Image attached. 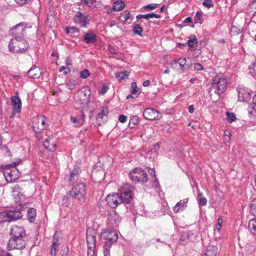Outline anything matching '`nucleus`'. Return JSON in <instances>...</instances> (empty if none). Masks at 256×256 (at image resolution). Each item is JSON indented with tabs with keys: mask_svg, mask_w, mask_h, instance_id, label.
Returning <instances> with one entry per match:
<instances>
[{
	"mask_svg": "<svg viewBox=\"0 0 256 256\" xmlns=\"http://www.w3.org/2000/svg\"><path fill=\"white\" fill-rule=\"evenodd\" d=\"M100 238L101 242L104 243V256H110V248L112 245L118 240V232L116 231L105 230L100 233Z\"/></svg>",
	"mask_w": 256,
	"mask_h": 256,
	"instance_id": "1",
	"label": "nucleus"
},
{
	"mask_svg": "<svg viewBox=\"0 0 256 256\" xmlns=\"http://www.w3.org/2000/svg\"><path fill=\"white\" fill-rule=\"evenodd\" d=\"M30 48L29 43L24 38H12L9 42L10 52L14 53L24 54Z\"/></svg>",
	"mask_w": 256,
	"mask_h": 256,
	"instance_id": "2",
	"label": "nucleus"
},
{
	"mask_svg": "<svg viewBox=\"0 0 256 256\" xmlns=\"http://www.w3.org/2000/svg\"><path fill=\"white\" fill-rule=\"evenodd\" d=\"M22 162L21 159H18L10 164L6 165L4 175L8 182H13L16 180L20 176V173L16 166Z\"/></svg>",
	"mask_w": 256,
	"mask_h": 256,
	"instance_id": "3",
	"label": "nucleus"
},
{
	"mask_svg": "<svg viewBox=\"0 0 256 256\" xmlns=\"http://www.w3.org/2000/svg\"><path fill=\"white\" fill-rule=\"evenodd\" d=\"M86 187L84 183H78L72 187L71 190L68 191V194L71 195V198H72L75 202H84L86 199Z\"/></svg>",
	"mask_w": 256,
	"mask_h": 256,
	"instance_id": "4",
	"label": "nucleus"
},
{
	"mask_svg": "<svg viewBox=\"0 0 256 256\" xmlns=\"http://www.w3.org/2000/svg\"><path fill=\"white\" fill-rule=\"evenodd\" d=\"M134 189V186L126 183L119 190V196L122 200L124 206H126L125 204H130L133 202Z\"/></svg>",
	"mask_w": 256,
	"mask_h": 256,
	"instance_id": "5",
	"label": "nucleus"
},
{
	"mask_svg": "<svg viewBox=\"0 0 256 256\" xmlns=\"http://www.w3.org/2000/svg\"><path fill=\"white\" fill-rule=\"evenodd\" d=\"M199 232L197 228L183 232L180 236L178 244L180 245H186L189 242H194Z\"/></svg>",
	"mask_w": 256,
	"mask_h": 256,
	"instance_id": "6",
	"label": "nucleus"
},
{
	"mask_svg": "<svg viewBox=\"0 0 256 256\" xmlns=\"http://www.w3.org/2000/svg\"><path fill=\"white\" fill-rule=\"evenodd\" d=\"M212 88L215 90L214 92L220 96L227 88L228 80L226 78L216 75L212 78Z\"/></svg>",
	"mask_w": 256,
	"mask_h": 256,
	"instance_id": "7",
	"label": "nucleus"
},
{
	"mask_svg": "<svg viewBox=\"0 0 256 256\" xmlns=\"http://www.w3.org/2000/svg\"><path fill=\"white\" fill-rule=\"evenodd\" d=\"M129 178L134 183H145L148 180L146 172L139 168H134L130 172Z\"/></svg>",
	"mask_w": 256,
	"mask_h": 256,
	"instance_id": "8",
	"label": "nucleus"
},
{
	"mask_svg": "<svg viewBox=\"0 0 256 256\" xmlns=\"http://www.w3.org/2000/svg\"><path fill=\"white\" fill-rule=\"evenodd\" d=\"M27 28V24L24 22H20L10 28L9 34L12 36V38H24L26 34Z\"/></svg>",
	"mask_w": 256,
	"mask_h": 256,
	"instance_id": "9",
	"label": "nucleus"
},
{
	"mask_svg": "<svg viewBox=\"0 0 256 256\" xmlns=\"http://www.w3.org/2000/svg\"><path fill=\"white\" fill-rule=\"evenodd\" d=\"M26 242L22 238H12L10 237L7 244V249L8 250H22L26 248Z\"/></svg>",
	"mask_w": 256,
	"mask_h": 256,
	"instance_id": "10",
	"label": "nucleus"
},
{
	"mask_svg": "<svg viewBox=\"0 0 256 256\" xmlns=\"http://www.w3.org/2000/svg\"><path fill=\"white\" fill-rule=\"evenodd\" d=\"M108 204L112 208H116L118 205L124 206L122 200L119 196L118 193L108 195L106 198Z\"/></svg>",
	"mask_w": 256,
	"mask_h": 256,
	"instance_id": "11",
	"label": "nucleus"
},
{
	"mask_svg": "<svg viewBox=\"0 0 256 256\" xmlns=\"http://www.w3.org/2000/svg\"><path fill=\"white\" fill-rule=\"evenodd\" d=\"M12 105V112L11 118H13L16 114L20 113L22 110V102L18 92L16 94L10 98Z\"/></svg>",
	"mask_w": 256,
	"mask_h": 256,
	"instance_id": "12",
	"label": "nucleus"
},
{
	"mask_svg": "<svg viewBox=\"0 0 256 256\" xmlns=\"http://www.w3.org/2000/svg\"><path fill=\"white\" fill-rule=\"evenodd\" d=\"M143 116L147 120H155L160 118L158 111L154 108H147L143 112Z\"/></svg>",
	"mask_w": 256,
	"mask_h": 256,
	"instance_id": "13",
	"label": "nucleus"
},
{
	"mask_svg": "<svg viewBox=\"0 0 256 256\" xmlns=\"http://www.w3.org/2000/svg\"><path fill=\"white\" fill-rule=\"evenodd\" d=\"M121 220V217L115 210H112L108 212V224H111L114 226L117 227L120 223Z\"/></svg>",
	"mask_w": 256,
	"mask_h": 256,
	"instance_id": "14",
	"label": "nucleus"
},
{
	"mask_svg": "<svg viewBox=\"0 0 256 256\" xmlns=\"http://www.w3.org/2000/svg\"><path fill=\"white\" fill-rule=\"evenodd\" d=\"M238 100L240 102H247L251 98L250 91L246 88H238Z\"/></svg>",
	"mask_w": 256,
	"mask_h": 256,
	"instance_id": "15",
	"label": "nucleus"
},
{
	"mask_svg": "<svg viewBox=\"0 0 256 256\" xmlns=\"http://www.w3.org/2000/svg\"><path fill=\"white\" fill-rule=\"evenodd\" d=\"M26 236V231L22 226H13L11 227L10 237L24 238Z\"/></svg>",
	"mask_w": 256,
	"mask_h": 256,
	"instance_id": "16",
	"label": "nucleus"
},
{
	"mask_svg": "<svg viewBox=\"0 0 256 256\" xmlns=\"http://www.w3.org/2000/svg\"><path fill=\"white\" fill-rule=\"evenodd\" d=\"M88 16L80 12H78L74 16V20L75 22L81 24L83 28H86L90 24V20L88 19Z\"/></svg>",
	"mask_w": 256,
	"mask_h": 256,
	"instance_id": "17",
	"label": "nucleus"
},
{
	"mask_svg": "<svg viewBox=\"0 0 256 256\" xmlns=\"http://www.w3.org/2000/svg\"><path fill=\"white\" fill-rule=\"evenodd\" d=\"M78 92L81 97L80 100L81 101L82 103H88L89 102L90 91V88L88 86H84Z\"/></svg>",
	"mask_w": 256,
	"mask_h": 256,
	"instance_id": "18",
	"label": "nucleus"
},
{
	"mask_svg": "<svg viewBox=\"0 0 256 256\" xmlns=\"http://www.w3.org/2000/svg\"><path fill=\"white\" fill-rule=\"evenodd\" d=\"M9 222L14 221L22 218V214L18 208L7 210Z\"/></svg>",
	"mask_w": 256,
	"mask_h": 256,
	"instance_id": "19",
	"label": "nucleus"
},
{
	"mask_svg": "<svg viewBox=\"0 0 256 256\" xmlns=\"http://www.w3.org/2000/svg\"><path fill=\"white\" fill-rule=\"evenodd\" d=\"M43 146L44 148L51 152L56 150V144L54 142V138L52 136H48L43 142Z\"/></svg>",
	"mask_w": 256,
	"mask_h": 256,
	"instance_id": "20",
	"label": "nucleus"
},
{
	"mask_svg": "<svg viewBox=\"0 0 256 256\" xmlns=\"http://www.w3.org/2000/svg\"><path fill=\"white\" fill-rule=\"evenodd\" d=\"M80 172L81 170L80 167L77 166H74L72 170L70 172V182L74 184L78 180Z\"/></svg>",
	"mask_w": 256,
	"mask_h": 256,
	"instance_id": "21",
	"label": "nucleus"
},
{
	"mask_svg": "<svg viewBox=\"0 0 256 256\" xmlns=\"http://www.w3.org/2000/svg\"><path fill=\"white\" fill-rule=\"evenodd\" d=\"M42 70V68L36 67L35 65H34L28 72L27 76L32 78H38L42 74L41 70Z\"/></svg>",
	"mask_w": 256,
	"mask_h": 256,
	"instance_id": "22",
	"label": "nucleus"
},
{
	"mask_svg": "<svg viewBox=\"0 0 256 256\" xmlns=\"http://www.w3.org/2000/svg\"><path fill=\"white\" fill-rule=\"evenodd\" d=\"M84 40L88 44H93L97 41V36L92 31H88L84 36Z\"/></svg>",
	"mask_w": 256,
	"mask_h": 256,
	"instance_id": "23",
	"label": "nucleus"
},
{
	"mask_svg": "<svg viewBox=\"0 0 256 256\" xmlns=\"http://www.w3.org/2000/svg\"><path fill=\"white\" fill-rule=\"evenodd\" d=\"M188 201V198L180 200L174 207V212H178L184 210L187 207Z\"/></svg>",
	"mask_w": 256,
	"mask_h": 256,
	"instance_id": "24",
	"label": "nucleus"
},
{
	"mask_svg": "<svg viewBox=\"0 0 256 256\" xmlns=\"http://www.w3.org/2000/svg\"><path fill=\"white\" fill-rule=\"evenodd\" d=\"M218 252V247L215 246L211 245L208 246L204 254L208 256H216Z\"/></svg>",
	"mask_w": 256,
	"mask_h": 256,
	"instance_id": "25",
	"label": "nucleus"
},
{
	"mask_svg": "<svg viewBox=\"0 0 256 256\" xmlns=\"http://www.w3.org/2000/svg\"><path fill=\"white\" fill-rule=\"evenodd\" d=\"M26 216L30 222H34L36 216V210L33 208H30L27 210Z\"/></svg>",
	"mask_w": 256,
	"mask_h": 256,
	"instance_id": "26",
	"label": "nucleus"
},
{
	"mask_svg": "<svg viewBox=\"0 0 256 256\" xmlns=\"http://www.w3.org/2000/svg\"><path fill=\"white\" fill-rule=\"evenodd\" d=\"M248 116L250 118H256V102L252 100V102L248 108Z\"/></svg>",
	"mask_w": 256,
	"mask_h": 256,
	"instance_id": "27",
	"label": "nucleus"
},
{
	"mask_svg": "<svg viewBox=\"0 0 256 256\" xmlns=\"http://www.w3.org/2000/svg\"><path fill=\"white\" fill-rule=\"evenodd\" d=\"M120 19L121 21L125 22L126 24L128 23L130 24V22H128V20L129 19H130L131 21L132 18L130 17V14L129 11L124 10L120 14Z\"/></svg>",
	"mask_w": 256,
	"mask_h": 256,
	"instance_id": "28",
	"label": "nucleus"
},
{
	"mask_svg": "<svg viewBox=\"0 0 256 256\" xmlns=\"http://www.w3.org/2000/svg\"><path fill=\"white\" fill-rule=\"evenodd\" d=\"M71 195L68 194V192L64 196L62 199V204L65 206H68L71 202H74L75 201L72 198H71Z\"/></svg>",
	"mask_w": 256,
	"mask_h": 256,
	"instance_id": "29",
	"label": "nucleus"
},
{
	"mask_svg": "<svg viewBox=\"0 0 256 256\" xmlns=\"http://www.w3.org/2000/svg\"><path fill=\"white\" fill-rule=\"evenodd\" d=\"M41 124L39 122V120L38 116H37L36 118H34L33 121L32 122V128L33 131L40 132V126Z\"/></svg>",
	"mask_w": 256,
	"mask_h": 256,
	"instance_id": "30",
	"label": "nucleus"
},
{
	"mask_svg": "<svg viewBox=\"0 0 256 256\" xmlns=\"http://www.w3.org/2000/svg\"><path fill=\"white\" fill-rule=\"evenodd\" d=\"M39 120V122L41 124L40 126V131L42 132L48 126V124H46V120H47L46 116L42 115L38 116Z\"/></svg>",
	"mask_w": 256,
	"mask_h": 256,
	"instance_id": "31",
	"label": "nucleus"
},
{
	"mask_svg": "<svg viewBox=\"0 0 256 256\" xmlns=\"http://www.w3.org/2000/svg\"><path fill=\"white\" fill-rule=\"evenodd\" d=\"M248 228L251 233L256 235V218H252L248 223Z\"/></svg>",
	"mask_w": 256,
	"mask_h": 256,
	"instance_id": "32",
	"label": "nucleus"
},
{
	"mask_svg": "<svg viewBox=\"0 0 256 256\" xmlns=\"http://www.w3.org/2000/svg\"><path fill=\"white\" fill-rule=\"evenodd\" d=\"M124 2L122 0H117L114 2L112 8L114 11H120L124 6Z\"/></svg>",
	"mask_w": 256,
	"mask_h": 256,
	"instance_id": "33",
	"label": "nucleus"
},
{
	"mask_svg": "<svg viewBox=\"0 0 256 256\" xmlns=\"http://www.w3.org/2000/svg\"><path fill=\"white\" fill-rule=\"evenodd\" d=\"M129 76L128 72L124 70L122 72H118L116 74V77L119 82H122L123 80L128 78Z\"/></svg>",
	"mask_w": 256,
	"mask_h": 256,
	"instance_id": "34",
	"label": "nucleus"
},
{
	"mask_svg": "<svg viewBox=\"0 0 256 256\" xmlns=\"http://www.w3.org/2000/svg\"><path fill=\"white\" fill-rule=\"evenodd\" d=\"M77 84L76 81L74 79H66V86L70 90H74Z\"/></svg>",
	"mask_w": 256,
	"mask_h": 256,
	"instance_id": "35",
	"label": "nucleus"
},
{
	"mask_svg": "<svg viewBox=\"0 0 256 256\" xmlns=\"http://www.w3.org/2000/svg\"><path fill=\"white\" fill-rule=\"evenodd\" d=\"M96 236H90L86 237V242L88 247L96 248Z\"/></svg>",
	"mask_w": 256,
	"mask_h": 256,
	"instance_id": "36",
	"label": "nucleus"
},
{
	"mask_svg": "<svg viewBox=\"0 0 256 256\" xmlns=\"http://www.w3.org/2000/svg\"><path fill=\"white\" fill-rule=\"evenodd\" d=\"M143 32V29L139 24H136L134 25L133 27V32L134 34L136 35H138L142 37V32Z\"/></svg>",
	"mask_w": 256,
	"mask_h": 256,
	"instance_id": "37",
	"label": "nucleus"
},
{
	"mask_svg": "<svg viewBox=\"0 0 256 256\" xmlns=\"http://www.w3.org/2000/svg\"><path fill=\"white\" fill-rule=\"evenodd\" d=\"M12 192V196L16 198L18 197L19 199H20V196H22L21 188L18 185L14 186Z\"/></svg>",
	"mask_w": 256,
	"mask_h": 256,
	"instance_id": "38",
	"label": "nucleus"
},
{
	"mask_svg": "<svg viewBox=\"0 0 256 256\" xmlns=\"http://www.w3.org/2000/svg\"><path fill=\"white\" fill-rule=\"evenodd\" d=\"M226 120L230 123H232L236 120V116L233 112H226Z\"/></svg>",
	"mask_w": 256,
	"mask_h": 256,
	"instance_id": "39",
	"label": "nucleus"
},
{
	"mask_svg": "<svg viewBox=\"0 0 256 256\" xmlns=\"http://www.w3.org/2000/svg\"><path fill=\"white\" fill-rule=\"evenodd\" d=\"M5 222H9L7 210L0 212V224Z\"/></svg>",
	"mask_w": 256,
	"mask_h": 256,
	"instance_id": "40",
	"label": "nucleus"
},
{
	"mask_svg": "<svg viewBox=\"0 0 256 256\" xmlns=\"http://www.w3.org/2000/svg\"><path fill=\"white\" fill-rule=\"evenodd\" d=\"M250 207V214L254 216H256V198L252 201Z\"/></svg>",
	"mask_w": 256,
	"mask_h": 256,
	"instance_id": "41",
	"label": "nucleus"
},
{
	"mask_svg": "<svg viewBox=\"0 0 256 256\" xmlns=\"http://www.w3.org/2000/svg\"><path fill=\"white\" fill-rule=\"evenodd\" d=\"M59 244H60L58 242V238H56V236L54 235V236L53 242L51 246V248H52L53 250H52L54 251V256L56 254V248L58 246Z\"/></svg>",
	"mask_w": 256,
	"mask_h": 256,
	"instance_id": "42",
	"label": "nucleus"
},
{
	"mask_svg": "<svg viewBox=\"0 0 256 256\" xmlns=\"http://www.w3.org/2000/svg\"><path fill=\"white\" fill-rule=\"evenodd\" d=\"M158 6L159 4L152 3L144 6L143 8L146 11H150L158 8Z\"/></svg>",
	"mask_w": 256,
	"mask_h": 256,
	"instance_id": "43",
	"label": "nucleus"
},
{
	"mask_svg": "<svg viewBox=\"0 0 256 256\" xmlns=\"http://www.w3.org/2000/svg\"><path fill=\"white\" fill-rule=\"evenodd\" d=\"M192 38L194 36L192 39H190L188 42V46L190 48H192L194 45L198 44V40L195 35H191Z\"/></svg>",
	"mask_w": 256,
	"mask_h": 256,
	"instance_id": "44",
	"label": "nucleus"
},
{
	"mask_svg": "<svg viewBox=\"0 0 256 256\" xmlns=\"http://www.w3.org/2000/svg\"><path fill=\"white\" fill-rule=\"evenodd\" d=\"M70 120L72 122L76 124V125H75L76 127H78L83 124L82 120H80V119H78L76 117L71 116L70 118Z\"/></svg>",
	"mask_w": 256,
	"mask_h": 256,
	"instance_id": "45",
	"label": "nucleus"
},
{
	"mask_svg": "<svg viewBox=\"0 0 256 256\" xmlns=\"http://www.w3.org/2000/svg\"><path fill=\"white\" fill-rule=\"evenodd\" d=\"M186 58H179V65L180 66V70L182 72H186V70L184 69V66L186 65Z\"/></svg>",
	"mask_w": 256,
	"mask_h": 256,
	"instance_id": "46",
	"label": "nucleus"
},
{
	"mask_svg": "<svg viewBox=\"0 0 256 256\" xmlns=\"http://www.w3.org/2000/svg\"><path fill=\"white\" fill-rule=\"evenodd\" d=\"M138 117L137 116H131L129 122V126L132 124H133L134 126L137 125L138 122Z\"/></svg>",
	"mask_w": 256,
	"mask_h": 256,
	"instance_id": "47",
	"label": "nucleus"
},
{
	"mask_svg": "<svg viewBox=\"0 0 256 256\" xmlns=\"http://www.w3.org/2000/svg\"><path fill=\"white\" fill-rule=\"evenodd\" d=\"M196 18L194 19V23H200L202 24V22H200L202 18V11H197L196 14Z\"/></svg>",
	"mask_w": 256,
	"mask_h": 256,
	"instance_id": "48",
	"label": "nucleus"
},
{
	"mask_svg": "<svg viewBox=\"0 0 256 256\" xmlns=\"http://www.w3.org/2000/svg\"><path fill=\"white\" fill-rule=\"evenodd\" d=\"M90 72L87 70L84 69L80 72V77L82 79H86L90 76Z\"/></svg>",
	"mask_w": 256,
	"mask_h": 256,
	"instance_id": "49",
	"label": "nucleus"
},
{
	"mask_svg": "<svg viewBox=\"0 0 256 256\" xmlns=\"http://www.w3.org/2000/svg\"><path fill=\"white\" fill-rule=\"evenodd\" d=\"M108 113V108L106 107H102V111L98 114L99 118H102L104 116H106Z\"/></svg>",
	"mask_w": 256,
	"mask_h": 256,
	"instance_id": "50",
	"label": "nucleus"
},
{
	"mask_svg": "<svg viewBox=\"0 0 256 256\" xmlns=\"http://www.w3.org/2000/svg\"><path fill=\"white\" fill-rule=\"evenodd\" d=\"M151 13L147 14H140L136 16V18L137 20H140L142 18H146V20H150L152 18V14Z\"/></svg>",
	"mask_w": 256,
	"mask_h": 256,
	"instance_id": "51",
	"label": "nucleus"
},
{
	"mask_svg": "<svg viewBox=\"0 0 256 256\" xmlns=\"http://www.w3.org/2000/svg\"><path fill=\"white\" fill-rule=\"evenodd\" d=\"M151 170H152V172H151L152 174V172H154V176L155 178V180L154 181V182L152 184V187L154 188H158L160 186V184H159L158 180L156 177L155 170L154 168L152 169Z\"/></svg>",
	"mask_w": 256,
	"mask_h": 256,
	"instance_id": "52",
	"label": "nucleus"
},
{
	"mask_svg": "<svg viewBox=\"0 0 256 256\" xmlns=\"http://www.w3.org/2000/svg\"><path fill=\"white\" fill-rule=\"evenodd\" d=\"M202 5L208 8H210L214 6V4L212 0H204L202 2Z\"/></svg>",
	"mask_w": 256,
	"mask_h": 256,
	"instance_id": "53",
	"label": "nucleus"
},
{
	"mask_svg": "<svg viewBox=\"0 0 256 256\" xmlns=\"http://www.w3.org/2000/svg\"><path fill=\"white\" fill-rule=\"evenodd\" d=\"M132 91L131 94L133 95L136 94L138 90V88L135 82H133L132 84Z\"/></svg>",
	"mask_w": 256,
	"mask_h": 256,
	"instance_id": "54",
	"label": "nucleus"
},
{
	"mask_svg": "<svg viewBox=\"0 0 256 256\" xmlns=\"http://www.w3.org/2000/svg\"><path fill=\"white\" fill-rule=\"evenodd\" d=\"M222 218H219L218 220L217 224L216 226L215 229L218 230V232H220L222 226Z\"/></svg>",
	"mask_w": 256,
	"mask_h": 256,
	"instance_id": "55",
	"label": "nucleus"
},
{
	"mask_svg": "<svg viewBox=\"0 0 256 256\" xmlns=\"http://www.w3.org/2000/svg\"><path fill=\"white\" fill-rule=\"evenodd\" d=\"M96 2V0H83L82 2L83 4H85L89 7H90Z\"/></svg>",
	"mask_w": 256,
	"mask_h": 256,
	"instance_id": "56",
	"label": "nucleus"
},
{
	"mask_svg": "<svg viewBox=\"0 0 256 256\" xmlns=\"http://www.w3.org/2000/svg\"><path fill=\"white\" fill-rule=\"evenodd\" d=\"M94 248H91L88 246V256H96Z\"/></svg>",
	"mask_w": 256,
	"mask_h": 256,
	"instance_id": "57",
	"label": "nucleus"
},
{
	"mask_svg": "<svg viewBox=\"0 0 256 256\" xmlns=\"http://www.w3.org/2000/svg\"><path fill=\"white\" fill-rule=\"evenodd\" d=\"M194 70L199 71V70H204L203 66L200 64L198 62L194 63Z\"/></svg>",
	"mask_w": 256,
	"mask_h": 256,
	"instance_id": "58",
	"label": "nucleus"
},
{
	"mask_svg": "<svg viewBox=\"0 0 256 256\" xmlns=\"http://www.w3.org/2000/svg\"><path fill=\"white\" fill-rule=\"evenodd\" d=\"M248 68L250 70V72L252 74V70L254 71V73H255L256 71V62H253L250 65L248 66Z\"/></svg>",
	"mask_w": 256,
	"mask_h": 256,
	"instance_id": "59",
	"label": "nucleus"
},
{
	"mask_svg": "<svg viewBox=\"0 0 256 256\" xmlns=\"http://www.w3.org/2000/svg\"><path fill=\"white\" fill-rule=\"evenodd\" d=\"M108 50L109 52L112 54H116L118 52L116 48L114 46H108Z\"/></svg>",
	"mask_w": 256,
	"mask_h": 256,
	"instance_id": "60",
	"label": "nucleus"
},
{
	"mask_svg": "<svg viewBox=\"0 0 256 256\" xmlns=\"http://www.w3.org/2000/svg\"><path fill=\"white\" fill-rule=\"evenodd\" d=\"M128 117L124 114H120L119 116L118 120L122 123H124L127 120Z\"/></svg>",
	"mask_w": 256,
	"mask_h": 256,
	"instance_id": "61",
	"label": "nucleus"
},
{
	"mask_svg": "<svg viewBox=\"0 0 256 256\" xmlns=\"http://www.w3.org/2000/svg\"><path fill=\"white\" fill-rule=\"evenodd\" d=\"M34 135H35V136H36V140L38 141L41 140L42 138V134H41V132H36V131H34Z\"/></svg>",
	"mask_w": 256,
	"mask_h": 256,
	"instance_id": "62",
	"label": "nucleus"
},
{
	"mask_svg": "<svg viewBox=\"0 0 256 256\" xmlns=\"http://www.w3.org/2000/svg\"><path fill=\"white\" fill-rule=\"evenodd\" d=\"M207 200L205 198H201L199 200V204L202 206H205L206 204Z\"/></svg>",
	"mask_w": 256,
	"mask_h": 256,
	"instance_id": "63",
	"label": "nucleus"
},
{
	"mask_svg": "<svg viewBox=\"0 0 256 256\" xmlns=\"http://www.w3.org/2000/svg\"><path fill=\"white\" fill-rule=\"evenodd\" d=\"M0 256H13L10 252L6 250L0 252Z\"/></svg>",
	"mask_w": 256,
	"mask_h": 256,
	"instance_id": "64",
	"label": "nucleus"
}]
</instances>
